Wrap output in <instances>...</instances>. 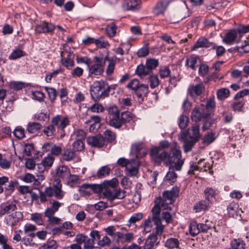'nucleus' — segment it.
<instances>
[{
	"label": "nucleus",
	"instance_id": "24",
	"mask_svg": "<svg viewBox=\"0 0 249 249\" xmlns=\"http://www.w3.org/2000/svg\"><path fill=\"white\" fill-rule=\"evenodd\" d=\"M70 170L67 166L63 165L59 167L56 171V176L62 178H67L70 175Z\"/></svg>",
	"mask_w": 249,
	"mask_h": 249
},
{
	"label": "nucleus",
	"instance_id": "61",
	"mask_svg": "<svg viewBox=\"0 0 249 249\" xmlns=\"http://www.w3.org/2000/svg\"><path fill=\"white\" fill-rule=\"evenodd\" d=\"M32 95L33 99L39 102L43 101L45 97L44 94L40 91H32Z\"/></svg>",
	"mask_w": 249,
	"mask_h": 249
},
{
	"label": "nucleus",
	"instance_id": "28",
	"mask_svg": "<svg viewBox=\"0 0 249 249\" xmlns=\"http://www.w3.org/2000/svg\"><path fill=\"white\" fill-rule=\"evenodd\" d=\"M164 246L169 249H178L179 246V241L177 238H170L166 241Z\"/></svg>",
	"mask_w": 249,
	"mask_h": 249
},
{
	"label": "nucleus",
	"instance_id": "57",
	"mask_svg": "<svg viewBox=\"0 0 249 249\" xmlns=\"http://www.w3.org/2000/svg\"><path fill=\"white\" fill-rule=\"evenodd\" d=\"M238 209V204L235 202L231 203L227 208V211L230 216H233Z\"/></svg>",
	"mask_w": 249,
	"mask_h": 249
},
{
	"label": "nucleus",
	"instance_id": "2",
	"mask_svg": "<svg viewBox=\"0 0 249 249\" xmlns=\"http://www.w3.org/2000/svg\"><path fill=\"white\" fill-rule=\"evenodd\" d=\"M110 87L104 81H95L90 86V91L92 98L98 101L102 98L107 97L109 95Z\"/></svg>",
	"mask_w": 249,
	"mask_h": 249
},
{
	"label": "nucleus",
	"instance_id": "44",
	"mask_svg": "<svg viewBox=\"0 0 249 249\" xmlns=\"http://www.w3.org/2000/svg\"><path fill=\"white\" fill-rule=\"evenodd\" d=\"M75 154L74 151L71 149H67L64 150L63 155V160L66 161H71L75 157Z\"/></svg>",
	"mask_w": 249,
	"mask_h": 249
},
{
	"label": "nucleus",
	"instance_id": "50",
	"mask_svg": "<svg viewBox=\"0 0 249 249\" xmlns=\"http://www.w3.org/2000/svg\"><path fill=\"white\" fill-rule=\"evenodd\" d=\"M95 44L96 47L102 48H107L110 46L108 42L105 40L103 37H100L98 39H95Z\"/></svg>",
	"mask_w": 249,
	"mask_h": 249
},
{
	"label": "nucleus",
	"instance_id": "19",
	"mask_svg": "<svg viewBox=\"0 0 249 249\" xmlns=\"http://www.w3.org/2000/svg\"><path fill=\"white\" fill-rule=\"evenodd\" d=\"M124 10H136L140 8L139 2L135 0H126L122 5Z\"/></svg>",
	"mask_w": 249,
	"mask_h": 249
},
{
	"label": "nucleus",
	"instance_id": "55",
	"mask_svg": "<svg viewBox=\"0 0 249 249\" xmlns=\"http://www.w3.org/2000/svg\"><path fill=\"white\" fill-rule=\"evenodd\" d=\"M215 139V133L213 132L208 133L203 138V143L209 144L213 142Z\"/></svg>",
	"mask_w": 249,
	"mask_h": 249
},
{
	"label": "nucleus",
	"instance_id": "59",
	"mask_svg": "<svg viewBox=\"0 0 249 249\" xmlns=\"http://www.w3.org/2000/svg\"><path fill=\"white\" fill-rule=\"evenodd\" d=\"M84 142V141L75 140L72 144L73 150L77 151H82L85 147Z\"/></svg>",
	"mask_w": 249,
	"mask_h": 249
},
{
	"label": "nucleus",
	"instance_id": "38",
	"mask_svg": "<svg viewBox=\"0 0 249 249\" xmlns=\"http://www.w3.org/2000/svg\"><path fill=\"white\" fill-rule=\"evenodd\" d=\"M43 132L46 136L53 138L55 135L56 129L51 123L50 124L44 128Z\"/></svg>",
	"mask_w": 249,
	"mask_h": 249
},
{
	"label": "nucleus",
	"instance_id": "3",
	"mask_svg": "<svg viewBox=\"0 0 249 249\" xmlns=\"http://www.w3.org/2000/svg\"><path fill=\"white\" fill-rule=\"evenodd\" d=\"M171 151L172 156L169 154V159L172 158V161L170 164V169H176V171H180L184 164V159H182L180 147L177 144H175L171 147Z\"/></svg>",
	"mask_w": 249,
	"mask_h": 249
},
{
	"label": "nucleus",
	"instance_id": "46",
	"mask_svg": "<svg viewBox=\"0 0 249 249\" xmlns=\"http://www.w3.org/2000/svg\"><path fill=\"white\" fill-rule=\"evenodd\" d=\"M73 136L76 140L84 141L86 137V133L83 129H76L73 132Z\"/></svg>",
	"mask_w": 249,
	"mask_h": 249
},
{
	"label": "nucleus",
	"instance_id": "8",
	"mask_svg": "<svg viewBox=\"0 0 249 249\" xmlns=\"http://www.w3.org/2000/svg\"><path fill=\"white\" fill-rule=\"evenodd\" d=\"M51 122L58 132L60 131L62 136L64 135V128L70 124L69 119L68 117L62 118L59 115L53 117Z\"/></svg>",
	"mask_w": 249,
	"mask_h": 249
},
{
	"label": "nucleus",
	"instance_id": "48",
	"mask_svg": "<svg viewBox=\"0 0 249 249\" xmlns=\"http://www.w3.org/2000/svg\"><path fill=\"white\" fill-rule=\"evenodd\" d=\"M31 220L34 221L38 225H43L44 221L43 219V215L39 213H33L31 214Z\"/></svg>",
	"mask_w": 249,
	"mask_h": 249
},
{
	"label": "nucleus",
	"instance_id": "31",
	"mask_svg": "<svg viewBox=\"0 0 249 249\" xmlns=\"http://www.w3.org/2000/svg\"><path fill=\"white\" fill-rule=\"evenodd\" d=\"M199 58L195 55H192L186 59V66L190 68L192 70H195L197 61Z\"/></svg>",
	"mask_w": 249,
	"mask_h": 249
},
{
	"label": "nucleus",
	"instance_id": "33",
	"mask_svg": "<svg viewBox=\"0 0 249 249\" xmlns=\"http://www.w3.org/2000/svg\"><path fill=\"white\" fill-rule=\"evenodd\" d=\"M230 95L229 89L227 88H221L217 90V98L219 100H224L227 98Z\"/></svg>",
	"mask_w": 249,
	"mask_h": 249
},
{
	"label": "nucleus",
	"instance_id": "18",
	"mask_svg": "<svg viewBox=\"0 0 249 249\" xmlns=\"http://www.w3.org/2000/svg\"><path fill=\"white\" fill-rule=\"evenodd\" d=\"M158 237L154 234H150L145 240L143 249H153L155 245H157Z\"/></svg>",
	"mask_w": 249,
	"mask_h": 249
},
{
	"label": "nucleus",
	"instance_id": "40",
	"mask_svg": "<svg viewBox=\"0 0 249 249\" xmlns=\"http://www.w3.org/2000/svg\"><path fill=\"white\" fill-rule=\"evenodd\" d=\"M58 247V245L55 240H50L40 247L38 249H57Z\"/></svg>",
	"mask_w": 249,
	"mask_h": 249
},
{
	"label": "nucleus",
	"instance_id": "63",
	"mask_svg": "<svg viewBox=\"0 0 249 249\" xmlns=\"http://www.w3.org/2000/svg\"><path fill=\"white\" fill-rule=\"evenodd\" d=\"M213 50L216 51V54L218 57L222 56L225 53V49L222 46H217L214 43L213 45L212 46Z\"/></svg>",
	"mask_w": 249,
	"mask_h": 249
},
{
	"label": "nucleus",
	"instance_id": "27",
	"mask_svg": "<svg viewBox=\"0 0 249 249\" xmlns=\"http://www.w3.org/2000/svg\"><path fill=\"white\" fill-rule=\"evenodd\" d=\"M135 72L141 77H143L152 73L151 71L147 68L146 65H143L142 64L139 65L137 66L135 70Z\"/></svg>",
	"mask_w": 249,
	"mask_h": 249
},
{
	"label": "nucleus",
	"instance_id": "13",
	"mask_svg": "<svg viewBox=\"0 0 249 249\" xmlns=\"http://www.w3.org/2000/svg\"><path fill=\"white\" fill-rule=\"evenodd\" d=\"M131 152L134 153L137 158L145 156L147 152L145 145L142 142H137L133 144L131 148Z\"/></svg>",
	"mask_w": 249,
	"mask_h": 249
},
{
	"label": "nucleus",
	"instance_id": "25",
	"mask_svg": "<svg viewBox=\"0 0 249 249\" xmlns=\"http://www.w3.org/2000/svg\"><path fill=\"white\" fill-rule=\"evenodd\" d=\"M109 124L115 128H120L123 124L122 122L120 115H114L109 116Z\"/></svg>",
	"mask_w": 249,
	"mask_h": 249
},
{
	"label": "nucleus",
	"instance_id": "22",
	"mask_svg": "<svg viewBox=\"0 0 249 249\" xmlns=\"http://www.w3.org/2000/svg\"><path fill=\"white\" fill-rule=\"evenodd\" d=\"M161 208L164 210L161 207V197L157 198L155 201V205L152 210V213L153 214V216L152 217V220H154V217L157 219H160L159 216V214Z\"/></svg>",
	"mask_w": 249,
	"mask_h": 249
},
{
	"label": "nucleus",
	"instance_id": "5",
	"mask_svg": "<svg viewBox=\"0 0 249 249\" xmlns=\"http://www.w3.org/2000/svg\"><path fill=\"white\" fill-rule=\"evenodd\" d=\"M179 189V188L174 187L171 191H165L163 193L162 197L161 198V207L164 210H171L170 206L172 204L174 198L178 196Z\"/></svg>",
	"mask_w": 249,
	"mask_h": 249
},
{
	"label": "nucleus",
	"instance_id": "45",
	"mask_svg": "<svg viewBox=\"0 0 249 249\" xmlns=\"http://www.w3.org/2000/svg\"><path fill=\"white\" fill-rule=\"evenodd\" d=\"M117 26L114 23L111 22L108 24L106 28L107 34L110 37L115 36L116 33Z\"/></svg>",
	"mask_w": 249,
	"mask_h": 249
},
{
	"label": "nucleus",
	"instance_id": "17",
	"mask_svg": "<svg viewBox=\"0 0 249 249\" xmlns=\"http://www.w3.org/2000/svg\"><path fill=\"white\" fill-rule=\"evenodd\" d=\"M187 135L190 138L198 141L201 137L199 133V125L196 123L191 128L187 130Z\"/></svg>",
	"mask_w": 249,
	"mask_h": 249
},
{
	"label": "nucleus",
	"instance_id": "47",
	"mask_svg": "<svg viewBox=\"0 0 249 249\" xmlns=\"http://www.w3.org/2000/svg\"><path fill=\"white\" fill-rule=\"evenodd\" d=\"M110 171L111 170L108 166H102L98 170L97 173V176L99 178L105 177L109 175Z\"/></svg>",
	"mask_w": 249,
	"mask_h": 249
},
{
	"label": "nucleus",
	"instance_id": "14",
	"mask_svg": "<svg viewBox=\"0 0 249 249\" xmlns=\"http://www.w3.org/2000/svg\"><path fill=\"white\" fill-rule=\"evenodd\" d=\"M88 144L91 146L102 147L105 144L104 137L102 135L88 137L87 138Z\"/></svg>",
	"mask_w": 249,
	"mask_h": 249
},
{
	"label": "nucleus",
	"instance_id": "9",
	"mask_svg": "<svg viewBox=\"0 0 249 249\" xmlns=\"http://www.w3.org/2000/svg\"><path fill=\"white\" fill-rule=\"evenodd\" d=\"M93 60L94 64L88 66L89 72L95 75H100L104 71L105 60L103 58L97 56H94Z\"/></svg>",
	"mask_w": 249,
	"mask_h": 249
},
{
	"label": "nucleus",
	"instance_id": "26",
	"mask_svg": "<svg viewBox=\"0 0 249 249\" xmlns=\"http://www.w3.org/2000/svg\"><path fill=\"white\" fill-rule=\"evenodd\" d=\"M42 125L37 123L30 122L27 125V131L29 133L34 134L38 132L41 128Z\"/></svg>",
	"mask_w": 249,
	"mask_h": 249
},
{
	"label": "nucleus",
	"instance_id": "23",
	"mask_svg": "<svg viewBox=\"0 0 249 249\" xmlns=\"http://www.w3.org/2000/svg\"><path fill=\"white\" fill-rule=\"evenodd\" d=\"M168 3L161 1L157 3L153 9V13L156 15L163 14L166 10Z\"/></svg>",
	"mask_w": 249,
	"mask_h": 249
},
{
	"label": "nucleus",
	"instance_id": "54",
	"mask_svg": "<svg viewBox=\"0 0 249 249\" xmlns=\"http://www.w3.org/2000/svg\"><path fill=\"white\" fill-rule=\"evenodd\" d=\"M189 122V118L184 115H181L179 118L178 125L181 129H184L186 127Z\"/></svg>",
	"mask_w": 249,
	"mask_h": 249
},
{
	"label": "nucleus",
	"instance_id": "37",
	"mask_svg": "<svg viewBox=\"0 0 249 249\" xmlns=\"http://www.w3.org/2000/svg\"><path fill=\"white\" fill-rule=\"evenodd\" d=\"M197 141L192 138H190L189 140L185 139L183 145L184 152L187 153L191 151L192 147Z\"/></svg>",
	"mask_w": 249,
	"mask_h": 249
},
{
	"label": "nucleus",
	"instance_id": "4",
	"mask_svg": "<svg viewBox=\"0 0 249 249\" xmlns=\"http://www.w3.org/2000/svg\"><path fill=\"white\" fill-rule=\"evenodd\" d=\"M152 160L156 163H160L162 161L166 165L171 163L172 158L169 159V154L160 147H154L150 151Z\"/></svg>",
	"mask_w": 249,
	"mask_h": 249
},
{
	"label": "nucleus",
	"instance_id": "34",
	"mask_svg": "<svg viewBox=\"0 0 249 249\" xmlns=\"http://www.w3.org/2000/svg\"><path fill=\"white\" fill-rule=\"evenodd\" d=\"M25 54L26 53L20 49L16 48L12 51L8 58L10 60H16L25 56Z\"/></svg>",
	"mask_w": 249,
	"mask_h": 249
},
{
	"label": "nucleus",
	"instance_id": "58",
	"mask_svg": "<svg viewBox=\"0 0 249 249\" xmlns=\"http://www.w3.org/2000/svg\"><path fill=\"white\" fill-rule=\"evenodd\" d=\"M9 87L11 89L15 90H19L24 88V84L21 82H11L10 83Z\"/></svg>",
	"mask_w": 249,
	"mask_h": 249
},
{
	"label": "nucleus",
	"instance_id": "12",
	"mask_svg": "<svg viewBox=\"0 0 249 249\" xmlns=\"http://www.w3.org/2000/svg\"><path fill=\"white\" fill-rule=\"evenodd\" d=\"M54 28L53 24L43 21L35 26V31L36 34L49 33L53 32Z\"/></svg>",
	"mask_w": 249,
	"mask_h": 249
},
{
	"label": "nucleus",
	"instance_id": "62",
	"mask_svg": "<svg viewBox=\"0 0 249 249\" xmlns=\"http://www.w3.org/2000/svg\"><path fill=\"white\" fill-rule=\"evenodd\" d=\"M126 192L120 189H115L114 192L113 194V200L117 198V199H123L125 196Z\"/></svg>",
	"mask_w": 249,
	"mask_h": 249
},
{
	"label": "nucleus",
	"instance_id": "7",
	"mask_svg": "<svg viewBox=\"0 0 249 249\" xmlns=\"http://www.w3.org/2000/svg\"><path fill=\"white\" fill-rule=\"evenodd\" d=\"M210 113L203 104L195 107L191 112V119L196 123L209 117Z\"/></svg>",
	"mask_w": 249,
	"mask_h": 249
},
{
	"label": "nucleus",
	"instance_id": "51",
	"mask_svg": "<svg viewBox=\"0 0 249 249\" xmlns=\"http://www.w3.org/2000/svg\"><path fill=\"white\" fill-rule=\"evenodd\" d=\"M104 60L105 61L107 60L109 62L106 70V72L108 75H110L113 72L116 62L115 60L108 58L107 57H106Z\"/></svg>",
	"mask_w": 249,
	"mask_h": 249
},
{
	"label": "nucleus",
	"instance_id": "16",
	"mask_svg": "<svg viewBox=\"0 0 249 249\" xmlns=\"http://www.w3.org/2000/svg\"><path fill=\"white\" fill-rule=\"evenodd\" d=\"M213 45V42H210L208 39L205 37H201L197 39V41L193 47L192 50H196L199 48H208L212 47Z\"/></svg>",
	"mask_w": 249,
	"mask_h": 249
},
{
	"label": "nucleus",
	"instance_id": "29",
	"mask_svg": "<svg viewBox=\"0 0 249 249\" xmlns=\"http://www.w3.org/2000/svg\"><path fill=\"white\" fill-rule=\"evenodd\" d=\"M236 36L237 32L235 31H231L226 34L223 41L225 43L230 45L234 41Z\"/></svg>",
	"mask_w": 249,
	"mask_h": 249
},
{
	"label": "nucleus",
	"instance_id": "10",
	"mask_svg": "<svg viewBox=\"0 0 249 249\" xmlns=\"http://www.w3.org/2000/svg\"><path fill=\"white\" fill-rule=\"evenodd\" d=\"M61 63L63 66L70 69L74 64V54L70 51V49L68 50L64 49L61 52Z\"/></svg>",
	"mask_w": 249,
	"mask_h": 249
},
{
	"label": "nucleus",
	"instance_id": "21",
	"mask_svg": "<svg viewBox=\"0 0 249 249\" xmlns=\"http://www.w3.org/2000/svg\"><path fill=\"white\" fill-rule=\"evenodd\" d=\"M139 165V162L137 160L132 159L130 160L129 164L126 168L130 176H134L137 174Z\"/></svg>",
	"mask_w": 249,
	"mask_h": 249
},
{
	"label": "nucleus",
	"instance_id": "56",
	"mask_svg": "<svg viewBox=\"0 0 249 249\" xmlns=\"http://www.w3.org/2000/svg\"><path fill=\"white\" fill-rule=\"evenodd\" d=\"M104 135L105 136L104 139H107V141L109 142H111L115 140V133L109 130H106L104 132Z\"/></svg>",
	"mask_w": 249,
	"mask_h": 249
},
{
	"label": "nucleus",
	"instance_id": "64",
	"mask_svg": "<svg viewBox=\"0 0 249 249\" xmlns=\"http://www.w3.org/2000/svg\"><path fill=\"white\" fill-rule=\"evenodd\" d=\"M170 74V70L168 67H162L159 70V74L161 78L167 77Z\"/></svg>",
	"mask_w": 249,
	"mask_h": 249
},
{
	"label": "nucleus",
	"instance_id": "11",
	"mask_svg": "<svg viewBox=\"0 0 249 249\" xmlns=\"http://www.w3.org/2000/svg\"><path fill=\"white\" fill-rule=\"evenodd\" d=\"M205 86L202 83L196 85H190L187 89V94L192 98L200 96L204 91Z\"/></svg>",
	"mask_w": 249,
	"mask_h": 249
},
{
	"label": "nucleus",
	"instance_id": "6",
	"mask_svg": "<svg viewBox=\"0 0 249 249\" xmlns=\"http://www.w3.org/2000/svg\"><path fill=\"white\" fill-rule=\"evenodd\" d=\"M118 185V181L116 178H113L110 180H105L103 182V195L108 200H113V194L115 188Z\"/></svg>",
	"mask_w": 249,
	"mask_h": 249
},
{
	"label": "nucleus",
	"instance_id": "15",
	"mask_svg": "<svg viewBox=\"0 0 249 249\" xmlns=\"http://www.w3.org/2000/svg\"><path fill=\"white\" fill-rule=\"evenodd\" d=\"M148 89L147 85L141 84L135 91L139 103H142L143 101L144 98L147 96L149 92Z\"/></svg>",
	"mask_w": 249,
	"mask_h": 249
},
{
	"label": "nucleus",
	"instance_id": "20",
	"mask_svg": "<svg viewBox=\"0 0 249 249\" xmlns=\"http://www.w3.org/2000/svg\"><path fill=\"white\" fill-rule=\"evenodd\" d=\"M210 200L205 199L197 203L194 207V209L196 213L202 211L208 210L210 206Z\"/></svg>",
	"mask_w": 249,
	"mask_h": 249
},
{
	"label": "nucleus",
	"instance_id": "49",
	"mask_svg": "<svg viewBox=\"0 0 249 249\" xmlns=\"http://www.w3.org/2000/svg\"><path fill=\"white\" fill-rule=\"evenodd\" d=\"M176 169L172 170L169 169V171L167 173L165 176V179L168 181L171 184L177 181L178 177L177 174L175 173Z\"/></svg>",
	"mask_w": 249,
	"mask_h": 249
},
{
	"label": "nucleus",
	"instance_id": "60",
	"mask_svg": "<svg viewBox=\"0 0 249 249\" xmlns=\"http://www.w3.org/2000/svg\"><path fill=\"white\" fill-rule=\"evenodd\" d=\"M22 180L25 182H33L34 184H36V182H37V179L33 175L30 173L25 174V176L23 177Z\"/></svg>",
	"mask_w": 249,
	"mask_h": 249
},
{
	"label": "nucleus",
	"instance_id": "53",
	"mask_svg": "<svg viewBox=\"0 0 249 249\" xmlns=\"http://www.w3.org/2000/svg\"><path fill=\"white\" fill-rule=\"evenodd\" d=\"M148 79L149 82L150 83V87L152 89L156 88L159 85L160 83V81L157 75H151L149 77Z\"/></svg>",
	"mask_w": 249,
	"mask_h": 249
},
{
	"label": "nucleus",
	"instance_id": "42",
	"mask_svg": "<svg viewBox=\"0 0 249 249\" xmlns=\"http://www.w3.org/2000/svg\"><path fill=\"white\" fill-rule=\"evenodd\" d=\"M17 210L16 205L14 203H11L5 206L0 212V214L4 215L6 213H12Z\"/></svg>",
	"mask_w": 249,
	"mask_h": 249
},
{
	"label": "nucleus",
	"instance_id": "35",
	"mask_svg": "<svg viewBox=\"0 0 249 249\" xmlns=\"http://www.w3.org/2000/svg\"><path fill=\"white\" fill-rule=\"evenodd\" d=\"M79 192L83 196H89L91 194V184H84L79 187Z\"/></svg>",
	"mask_w": 249,
	"mask_h": 249
},
{
	"label": "nucleus",
	"instance_id": "36",
	"mask_svg": "<svg viewBox=\"0 0 249 249\" xmlns=\"http://www.w3.org/2000/svg\"><path fill=\"white\" fill-rule=\"evenodd\" d=\"M232 249H245L246 244L241 239H234L231 242Z\"/></svg>",
	"mask_w": 249,
	"mask_h": 249
},
{
	"label": "nucleus",
	"instance_id": "43",
	"mask_svg": "<svg viewBox=\"0 0 249 249\" xmlns=\"http://www.w3.org/2000/svg\"><path fill=\"white\" fill-rule=\"evenodd\" d=\"M159 61L156 59H147L145 62L147 68L149 69L151 72L153 70L155 69L159 65Z\"/></svg>",
	"mask_w": 249,
	"mask_h": 249
},
{
	"label": "nucleus",
	"instance_id": "41",
	"mask_svg": "<svg viewBox=\"0 0 249 249\" xmlns=\"http://www.w3.org/2000/svg\"><path fill=\"white\" fill-rule=\"evenodd\" d=\"M54 160V158L51 156H48L45 157L39 165L43 166V169L42 170V171H43L46 167H51L53 163Z\"/></svg>",
	"mask_w": 249,
	"mask_h": 249
},
{
	"label": "nucleus",
	"instance_id": "39",
	"mask_svg": "<svg viewBox=\"0 0 249 249\" xmlns=\"http://www.w3.org/2000/svg\"><path fill=\"white\" fill-rule=\"evenodd\" d=\"M67 179H68V185L71 187H74L80 184V179L76 175L70 174Z\"/></svg>",
	"mask_w": 249,
	"mask_h": 249
},
{
	"label": "nucleus",
	"instance_id": "1",
	"mask_svg": "<svg viewBox=\"0 0 249 249\" xmlns=\"http://www.w3.org/2000/svg\"><path fill=\"white\" fill-rule=\"evenodd\" d=\"M62 184L59 179H55L52 187H46L44 192H39L40 201L42 202L47 201V197L54 196L57 199H62L65 192L62 189Z\"/></svg>",
	"mask_w": 249,
	"mask_h": 249
},
{
	"label": "nucleus",
	"instance_id": "32",
	"mask_svg": "<svg viewBox=\"0 0 249 249\" xmlns=\"http://www.w3.org/2000/svg\"><path fill=\"white\" fill-rule=\"evenodd\" d=\"M189 232L190 234L195 236L201 232L199 224L196 222H192L189 225Z\"/></svg>",
	"mask_w": 249,
	"mask_h": 249
},
{
	"label": "nucleus",
	"instance_id": "52",
	"mask_svg": "<svg viewBox=\"0 0 249 249\" xmlns=\"http://www.w3.org/2000/svg\"><path fill=\"white\" fill-rule=\"evenodd\" d=\"M14 136L18 139H22L25 136V130L21 126H18L16 127L13 131Z\"/></svg>",
	"mask_w": 249,
	"mask_h": 249
},
{
	"label": "nucleus",
	"instance_id": "30",
	"mask_svg": "<svg viewBox=\"0 0 249 249\" xmlns=\"http://www.w3.org/2000/svg\"><path fill=\"white\" fill-rule=\"evenodd\" d=\"M153 222L156 225L155 234H154L157 236L158 235L160 236L164 229V226L161 224V219H157L154 217Z\"/></svg>",
	"mask_w": 249,
	"mask_h": 249
}]
</instances>
